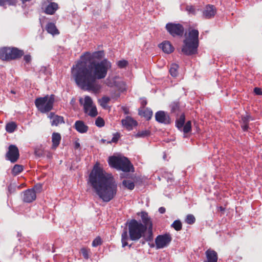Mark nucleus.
Here are the masks:
<instances>
[{"label":"nucleus","mask_w":262,"mask_h":262,"mask_svg":"<svg viewBox=\"0 0 262 262\" xmlns=\"http://www.w3.org/2000/svg\"><path fill=\"white\" fill-rule=\"evenodd\" d=\"M122 185L128 190H132L135 188V184L133 182L128 180H124L122 181Z\"/></svg>","instance_id":"c756f323"},{"label":"nucleus","mask_w":262,"mask_h":262,"mask_svg":"<svg viewBox=\"0 0 262 262\" xmlns=\"http://www.w3.org/2000/svg\"><path fill=\"white\" fill-rule=\"evenodd\" d=\"M42 185L41 184L38 183V184H36V185H35L33 188H32V189H34V190L35 191V192L36 193V192H41L42 190Z\"/></svg>","instance_id":"a18cd8bd"},{"label":"nucleus","mask_w":262,"mask_h":262,"mask_svg":"<svg viewBox=\"0 0 262 262\" xmlns=\"http://www.w3.org/2000/svg\"><path fill=\"white\" fill-rule=\"evenodd\" d=\"M199 9H196L195 7L192 5H187L186 7V11L188 12L189 14L195 15L196 12L199 11Z\"/></svg>","instance_id":"473e14b6"},{"label":"nucleus","mask_w":262,"mask_h":262,"mask_svg":"<svg viewBox=\"0 0 262 262\" xmlns=\"http://www.w3.org/2000/svg\"><path fill=\"white\" fill-rule=\"evenodd\" d=\"M216 13V9L212 5H207L202 10V16L204 19H211Z\"/></svg>","instance_id":"9b49d317"},{"label":"nucleus","mask_w":262,"mask_h":262,"mask_svg":"<svg viewBox=\"0 0 262 262\" xmlns=\"http://www.w3.org/2000/svg\"><path fill=\"white\" fill-rule=\"evenodd\" d=\"M128 230V235L127 230H125L121 234V242L122 247L128 245L127 241L129 238L133 241H137L144 236L146 230L145 226L141 222L135 219H132L127 223Z\"/></svg>","instance_id":"7ed1b4c3"},{"label":"nucleus","mask_w":262,"mask_h":262,"mask_svg":"<svg viewBox=\"0 0 262 262\" xmlns=\"http://www.w3.org/2000/svg\"><path fill=\"white\" fill-rule=\"evenodd\" d=\"M48 117L51 120V124L52 126H57L60 124L64 123L63 117L55 115L54 113L51 112L48 115Z\"/></svg>","instance_id":"2eb2a0df"},{"label":"nucleus","mask_w":262,"mask_h":262,"mask_svg":"<svg viewBox=\"0 0 262 262\" xmlns=\"http://www.w3.org/2000/svg\"><path fill=\"white\" fill-rule=\"evenodd\" d=\"M105 122L103 118L100 117H98L95 121V125L99 127H102L104 126Z\"/></svg>","instance_id":"ea45409f"},{"label":"nucleus","mask_w":262,"mask_h":262,"mask_svg":"<svg viewBox=\"0 0 262 262\" xmlns=\"http://www.w3.org/2000/svg\"><path fill=\"white\" fill-rule=\"evenodd\" d=\"M36 198L34 189H28L23 192V201L26 203H31Z\"/></svg>","instance_id":"ddd939ff"},{"label":"nucleus","mask_w":262,"mask_h":262,"mask_svg":"<svg viewBox=\"0 0 262 262\" xmlns=\"http://www.w3.org/2000/svg\"><path fill=\"white\" fill-rule=\"evenodd\" d=\"M17 127V125L14 122H11L6 125V130L8 133H12L14 132Z\"/></svg>","instance_id":"7c9ffc66"},{"label":"nucleus","mask_w":262,"mask_h":262,"mask_svg":"<svg viewBox=\"0 0 262 262\" xmlns=\"http://www.w3.org/2000/svg\"><path fill=\"white\" fill-rule=\"evenodd\" d=\"M241 121L242 123L241 124V127L243 129V131H247L249 128V121L248 120V119L246 115L242 116Z\"/></svg>","instance_id":"bb28decb"},{"label":"nucleus","mask_w":262,"mask_h":262,"mask_svg":"<svg viewBox=\"0 0 262 262\" xmlns=\"http://www.w3.org/2000/svg\"><path fill=\"white\" fill-rule=\"evenodd\" d=\"M150 132L148 130H144L142 131H139L137 134L135 135L136 138H144L149 136Z\"/></svg>","instance_id":"c9c22d12"},{"label":"nucleus","mask_w":262,"mask_h":262,"mask_svg":"<svg viewBox=\"0 0 262 262\" xmlns=\"http://www.w3.org/2000/svg\"><path fill=\"white\" fill-rule=\"evenodd\" d=\"M185 121V116L184 114H182L180 117L176 121V126L179 129H181L184 126Z\"/></svg>","instance_id":"a878e982"},{"label":"nucleus","mask_w":262,"mask_h":262,"mask_svg":"<svg viewBox=\"0 0 262 262\" xmlns=\"http://www.w3.org/2000/svg\"><path fill=\"white\" fill-rule=\"evenodd\" d=\"M128 64V61L126 60H119L117 62V66L119 68H125Z\"/></svg>","instance_id":"c03bdc74"},{"label":"nucleus","mask_w":262,"mask_h":262,"mask_svg":"<svg viewBox=\"0 0 262 262\" xmlns=\"http://www.w3.org/2000/svg\"><path fill=\"white\" fill-rule=\"evenodd\" d=\"M159 47L162 50V51L167 54H170L174 51V47L171 44L170 41L165 40L159 44Z\"/></svg>","instance_id":"6ab92c4d"},{"label":"nucleus","mask_w":262,"mask_h":262,"mask_svg":"<svg viewBox=\"0 0 262 262\" xmlns=\"http://www.w3.org/2000/svg\"><path fill=\"white\" fill-rule=\"evenodd\" d=\"M159 211L160 213H162V214H163L166 211V209L164 207H161L159 208Z\"/></svg>","instance_id":"864d4df0"},{"label":"nucleus","mask_w":262,"mask_h":262,"mask_svg":"<svg viewBox=\"0 0 262 262\" xmlns=\"http://www.w3.org/2000/svg\"><path fill=\"white\" fill-rule=\"evenodd\" d=\"M23 4H25L27 2H30L31 0H20Z\"/></svg>","instance_id":"13d9d810"},{"label":"nucleus","mask_w":262,"mask_h":262,"mask_svg":"<svg viewBox=\"0 0 262 262\" xmlns=\"http://www.w3.org/2000/svg\"><path fill=\"white\" fill-rule=\"evenodd\" d=\"M172 240L169 234L159 235L155 238V244L157 249L163 248L167 246Z\"/></svg>","instance_id":"1a4fd4ad"},{"label":"nucleus","mask_w":262,"mask_h":262,"mask_svg":"<svg viewBox=\"0 0 262 262\" xmlns=\"http://www.w3.org/2000/svg\"><path fill=\"white\" fill-rule=\"evenodd\" d=\"M24 59L26 63H29L31 61V57L30 55H26L24 57Z\"/></svg>","instance_id":"8fccbe9b"},{"label":"nucleus","mask_w":262,"mask_h":262,"mask_svg":"<svg viewBox=\"0 0 262 262\" xmlns=\"http://www.w3.org/2000/svg\"><path fill=\"white\" fill-rule=\"evenodd\" d=\"M171 226L175 230L179 231L182 228V224L181 222L179 220H175L171 224Z\"/></svg>","instance_id":"f704fd0d"},{"label":"nucleus","mask_w":262,"mask_h":262,"mask_svg":"<svg viewBox=\"0 0 262 262\" xmlns=\"http://www.w3.org/2000/svg\"><path fill=\"white\" fill-rule=\"evenodd\" d=\"M120 138V133L117 132L113 134V137L111 141H108L107 143H117Z\"/></svg>","instance_id":"79ce46f5"},{"label":"nucleus","mask_w":262,"mask_h":262,"mask_svg":"<svg viewBox=\"0 0 262 262\" xmlns=\"http://www.w3.org/2000/svg\"><path fill=\"white\" fill-rule=\"evenodd\" d=\"M24 54L23 50L16 48H9V60L20 58Z\"/></svg>","instance_id":"f3484780"},{"label":"nucleus","mask_w":262,"mask_h":262,"mask_svg":"<svg viewBox=\"0 0 262 262\" xmlns=\"http://www.w3.org/2000/svg\"><path fill=\"white\" fill-rule=\"evenodd\" d=\"M58 8L59 6L57 3L55 2H50L46 7L44 12L48 15H53Z\"/></svg>","instance_id":"aec40b11"},{"label":"nucleus","mask_w":262,"mask_h":262,"mask_svg":"<svg viewBox=\"0 0 262 262\" xmlns=\"http://www.w3.org/2000/svg\"><path fill=\"white\" fill-rule=\"evenodd\" d=\"M179 67L178 64L176 63H172L171 64L169 69V73L172 77H176L177 76L178 74Z\"/></svg>","instance_id":"cd10ccee"},{"label":"nucleus","mask_w":262,"mask_h":262,"mask_svg":"<svg viewBox=\"0 0 262 262\" xmlns=\"http://www.w3.org/2000/svg\"><path fill=\"white\" fill-rule=\"evenodd\" d=\"M81 252L85 259H88L89 258V251L86 249L82 248Z\"/></svg>","instance_id":"49530a36"},{"label":"nucleus","mask_w":262,"mask_h":262,"mask_svg":"<svg viewBox=\"0 0 262 262\" xmlns=\"http://www.w3.org/2000/svg\"><path fill=\"white\" fill-rule=\"evenodd\" d=\"M208 262H217V254L213 250L208 249L205 252Z\"/></svg>","instance_id":"412c9836"},{"label":"nucleus","mask_w":262,"mask_h":262,"mask_svg":"<svg viewBox=\"0 0 262 262\" xmlns=\"http://www.w3.org/2000/svg\"><path fill=\"white\" fill-rule=\"evenodd\" d=\"M191 130V122L188 121L186 124L183 126V132L185 134L188 133Z\"/></svg>","instance_id":"4c0bfd02"},{"label":"nucleus","mask_w":262,"mask_h":262,"mask_svg":"<svg viewBox=\"0 0 262 262\" xmlns=\"http://www.w3.org/2000/svg\"><path fill=\"white\" fill-rule=\"evenodd\" d=\"M137 214H140L142 225H144L146 227V230L148 228H152V223L151 219L148 215V213L145 211H141L140 213H138Z\"/></svg>","instance_id":"4468645a"},{"label":"nucleus","mask_w":262,"mask_h":262,"mask_svg":"<svg viewBox=\"0 0 262 262\" xmlns=\"http://www.w3.org/2000/svg\"><path fill=\"white\" fill-rule=\"evenodd\" d=\"M80 147V143L78 142V139L74 143V148L75 149H78Z\"/></svg>","instance_id":"603ef678"},{"label":"nucleus","mask_w":262,"mask_h":262,"mask_svg":"<svg viewBox=\"0 0 262 262\" xmlns=\"http://www.w3.org/2000/svg\"><path fill=\"white\" fill-rule=\"evenodd\" d=\"M254 92L257 95L262 96V89L260 88L256 87L254 89Z\"/></svg>","instance_id":"09e8293b"},{"label":"nucleus","mask_w":262,"mask_h":262,"mask_svg":"<svg viewBox=\"0 0 262 262\" xmlns=\"http://www.w3.org/2000/svg\"><path fill=\"white\" fill-rule=\"evenodd\" d=\"M147 230L148 231V235L145 239L147 242H150L153 239L152 228H148Z\"/></svg>","instance_id":"a19ab883"},{"label":"nucleus","mask_w":262,"mask_h":262,"mask_svg":"<svg viewBox=\"0 0 262 262\" xmlns=\"http://www.w3.org/2000/svg\"><path fill=\"white\" fill-rule=\"evenodd\" d=\"M108 162L111 167L124 172H129L132 168H134L133 165L126 157L111 156L109 157Z\"/></svg>","instance_id":"39448f33"},{"label":"nucleus","mask_w":262,"mask_h":262,"mask_svg":"<svg viewBox=\"0 0 262 262\" xmlns=\"http://www.w3.org/2000/svg\"><path fill=\"white\" fill-rule=\"evenodd\" d=\"M138 113L140 116L144 117L147 120H150L153 114L152 111L149 108H146L143 110L139 109Z\"/></svg>","instance_id":"5701e85b"},{"label":"nucleus","mask_w":262,"mask_h":262,"mask_svg":"<svg viewBox=\"0 0 262 262\" xmlns=\"http://www.w3.org/2000/svg\"><path fill=\"white\" fill-rule=\"evenodd\" d=\"M122 110L123 111L125 114H129V109L126 107H122Z\"/></svg>","instance_id":"5fc2aeb1"},{"label":"nucleus","mask_w":262,"mask_h":262,"mask_svg":"<svg viewBox=\"0 0 262 262\" xmlns=\"http://www.w3.org/2000/svg\"><path fill=\"white\" fill-rule=\"evenodd\" d=\"M11 93H13V94H14V93H15V92H14V91H11Z\"/></svg>","instance_id":"e2e57ef3"},{"label":"nucleus","mask_w":262,"mask_h":262,"mask_svg":"<svg viewBox=\"0 0 262 262\" xmlns=\"http://www.w3.org/2000/svg\"><path fill=\"white\" fill-rule=\"evenodd\" d=\"M102 141H103V142H105V140H104V139H102Z\"/></svg>","instance_id":"0e129e2a"},{"label":"nucleus","mask_w":262,"mask_h":262,"mask_svg":"<svg viewBox=\"0 0 262 262\" xmlns=\"http://www.w3.org/2000/svg\"><path fill=\"white\" fill-rule=\"evenodd\" d=\"M8 190L9 194L13 193L15 191V187L12 184H10L8 187Z\"/></svg>","instance_id":"de8ad7c7"},{"label":"nucleus","mask_w":262,"mask_h":262,"mask_svg":"<svg viewBox=\"0 0 262 262\" xmlns=\"http://www.w3.org/2000/svg\"><path fill=\"white\" fill-rule=\"evenodd\" d=\"M55 101V96L47 95L43 97L37 98L35 100V104L38 111L42 113L49 112L53 109Z\"/></svg>","instance_id":"423d86ee"},{"label":"nucleus","mask_w":262,"mask_h":262,"mask_svg":"<svg viewBox=\"0 0 262 262\" xmlns=\"http://www.w3.org/2000/svg\"><path fill=\"white\" fill-rule=\"evenodd\" d=\"M5 157L6 160L10 161L11 163L16 162L19 157V150L17 147L15 145H10Z\"/></svg>","instance_id":"9d476101"},{"label":"nucleus","mask_w":262,"mask_h":262,"mask_svg":"<svg viewBox=\"0 0 262 262\" xmlns=\"http://www.w3.org/2000/svg\"><path fill=\"white\" fill-rule=\"evenodd\" d=\"M110 98L107 96H103L102 98L99 100V102L100 105L103 107L105 108L107 106V103L110 102Z\"/></svg>","instance_id":"e433bc0d"},{"label":"nucleus","mask_w":262,"mask_h":262,"mask_svg":"<svg viewBox=\"0 0 262 262\" xmlns=\"http://www.w3.org/2000/svg\"><path fill=\"white\" fill-rule=\"evenodd\" d=\"M61 139V135L58 133H53L52 135V149H56L60 144Z\"/></svg>","instance_id":"4be33fe9"},{"label":"nucleus","mask_w":262,"mask_h":262,"mask_svg":"<svg viewBox=\"0 0 262 262\" xmlns=\"http://www.w3.org/2000/svg\"><path fill=\"white\" fill-rule=\"evenodd\" d=\"M48 2L50 3L52 2L53 0H47Z\"/></svg>","instance_id":"bf43d9fd"},{"label":"nucleus","mask_w":262,"mask_h":262,"mask_svg":"<svg viewBox=\"0 0 262 262\" xmlns=\"http://www.w3.org/2000/svg\"><path fill=\"white\" fill-rule=\"evenodd\" d=\"M199 31L196 29L189 31L188 36L183 41L182 52L186 55H192L197 53L199 47Z\"/></svg>","instance_id":"20e7f679"},{"label":"nucleus","mask_w":262,"mask_h":262,"mask_svg":"<svg viewBox=\"0 0 262 262\" xmlns=\"http://www.w3.org/2000/svg\"><path fill=\"white\" fill-rule=\"evenodd\" d=\"M102 244V240L100 237L98 236L95 238L92 242V246L96 247Z\"/></svg>","instance_id":"37998d69"},{"label":"nucleus","mask_w":262,"mask_h":262,"mask_svg":"<svg viewBox=\"0 0 262 262\" xmlns=\"http://www.w3.org/2000/svg\"><path fill=\"white\" fill-rule=\"evenodd\" d=\"M17 0H0V6L6 8V5L16 6Z\"/></svg>","instance_id":"c85d7f7f"},{"label":"nucleus","mask_w":262,"mask_h":262,"mask_svg":"<svg viewBox=\"0 0 262 262\" xmlns=\"http://www.w3.org/2000/svg\"><path fill=\"white\" fill-rule=\"evenodd\" d=\"M122 125L127 130H131L134 126L138 125L137 122L130 116H127L124 119L121 120Z\"/></svg>","instance_id":"dca6fc26"},{"label":"nucleus","mask_w":262,"mask_h":262,"mask_svg":"<svg viewBox=\"0 0 262 262\" xmlns=\"http://www.w3.org/2000/svg\"><path fill=\"white\" fill-rule=\"evenodd\" d=\"M35 154L36 156L38 157H40L42 156V151L40 150H35Z\"/></svg>","instance_id":"3c124183"},{"label":"nucleus","mask_w":262,"mask_h":262,"mask_svg":"<svg viewBox=\"0 0 262 262\" xmlns=\"http://www.w3.org/2000/svg\"><path fill=\"white\" fill-rule=\"evenodd\" d=\"M150 247H154L155 246L154 244H151L150 246Z\"/></svg>","instance_id":"052dcab7"},{"label":"nucleus","mask_w":262,"mask_h":262,"mask_svg":"<svg viewBox=\"0 0 262 262\" xmlns=\"http://www.w3.org/2000/svg\"><path fill=\"white\" fill-rule=\"evenodd\" d=\"M185 221L187 224L192 225L195 223V218L193 215L189 214L186 216Z\"/></svg>","instance_id":"58836bf2"},{"label":"nucleus","mask_w":262,"mask_h":262,"mask_svg":"<svg viewBox=\"0 0 262 262\" xmlns=\"http://www.w3.org/2000/svg\"><path fill=\"white\" fill-rule=\"evenodd\" d=\"M223 209H224L223 208V207H221V210H223Z\"/></svg>","instance_id":"680f3d73"},{"label":"nucleus","mask_w":262,"mask_h":262,"mask_svg":"<svg viewBox=\"0 0 262 262\" xmlns=\"http://www.w3.org/2000/svg\"><path fill=\"white\" fill-rule=\"evenodd\" d=\"M155 119L158 122L164 124H169L171 122L169 115L163 111H159L156 113Z\"/></svg>","instance_id":"f8f14e48"},{"label":"nucleus","mask_w":262,"mask_h":262,"mask_svg":"<svg viewBox=\"0 0 262 262\" xmlns=\"http://www.w3.org/2000/svg\"><path fill=\"white\" fill-rule=\"evenodd\" d=\"M79 103L80 104H83L84 113L88 114L92 117H95L98 115L97 108L93 105V100L89 96H85L84 103L82 98H80Z\"/></svg>","instance_id":"0eeeda50"},{"label":"nucleus","mask_w":262,"mask_h":262,"mask_svg":"<svg viewBox=\"0 0 262 262\" xmlns=\"http://www.w3.org/2000/svg\"><path fill=\"white\" fill-rule=\"evenodd\" d=\"M0 59L3 60H9V48L4 47L0 49Z\"/></svg>","instance_id":"393cba45"},{"label":"nucleus","mask_w":262,"mask_h":262,"mask_svg":"<svg viewBox=\"0 0 262 262\" xmlns=\"http://www.w3.org/2000/svg\"><path fill=\"white\" fill-rule=\"evenodd\" d=\"M74 127L78 132L81 134L86 133L89 129L88 126L81 120L76 121L74 124Z\"/></svg>","instance_id":"a211bd4d"},{"label":"nucleus","mask_w":262,"mask_h":262,"mask_svg":"<svg viewBox=\"0 0 262 262\" xmlns=\"http://www.w3.org/2000/svg\"><path fill=\"white\" fill-rule=\"evenodd\" d=\"M88 184L104 202H110L117 194V184L112 174L106 173L98 163L94 165L91 171Z\"/></svg>","instance_id":"f03ea898"},{"label":"nucleus","mask_w":262,"mask_h":262,"mask_svg":"<svg viewBox=\"0 0 262 262\" xmlns=\"http://www.w3.org/2000/svg\"><path fill=\"white\" fill-rule=\"evenodd\" d=\"M165 28L167 32L173 37L182 36L184 32V28L180 24L168 23L166 25Z\"/></svg>","instance_id":"6e6552de"},{"label":"nucleus","mask_w":262,"mask_h":262,"mask_svg":"<svg viewBox=\"0 0 262 262\" xmlns=\"http://www.w3.org/2000/svg\"><path fill=\"white\" fill-rule=\"evenodd\" d=\"M104 56L103 51L92 53L86 52L81 56V61L73 67L72 74L77 85L81 90L98 93L101 85L97 80L106 77L112 68L111 62Z\"/></svg>","instance_id":"f257e3e1"},{"label":"nucleus","mask_w":262,"mask_h":262,"mask_svg":"<svg viewBox=\"0 0 262 262\" xmlns=\"http://www.w3.org/2000/svg\"><path fill=\"white\" fill-rule=\"evenodd\" d=\"M23 169L24 166L23 165L16 164L12 169V173L14 176L18 175L23 171Z\"/></svg>","instance_id":"2f4dec72"},{"label":"nucleus","mask_w":262,"mask_h":262,"mask_svg":"<svg viewBox=\"0 0 262 262\" xmlns=\"http://www.w3.org/2000/svg\"><path fill=\"white\" fill-rule=\"evenodd\" d=\"M246 115L247 117L248 118V120L249 121V122H250V121H253V120H254V118H253V117H252L250 115H249V114L247 113V114H246Z\"/></svg>","instance_id":"6e6d98bb"},{"label":"nucleus","mask_w":262,"mask_h":262,"mask_svg":"<svg viewBox=\"0 0 262 262\" xmlns=\"http://www.w3.org/2000/svg\"><path fill=\"white\" fill-rule=\"evenodd\" d=\"M147 102L146 100H144L142 101L141 102V104L143 108L145 107V106L147 104Z\"/></svg>","instance_id":"4d7b16f0"},{"label":"nucleus","mask_w":262,"mask_h":262,"mask_svg":"<svg viewBox=\"0 0 262 262\" xmlns=\"http://www.w3.org/2000/svg\"><path fill=\"white\" fill-rule=\"evenodd\" d=\"M169 107L171 113H176L179 111L180 105L178 102H173L170 104Z\"/></svg>","instance_id":"72a5a7b5"},{"label":"nucleus","mask_w":262,"mask_h":262,"mask_svg":"<svg viewBox=\"0 0 262 262\" xmlns=\"http://www.w3.org/2000/svg\"><path fill=\"white\" fill-rule=\"evenodd\" d=\"M46 29L48 33L52 34H58L59 33L58 29L54 23H49L46 26Z\"/></svg>","instance_id":"b1692460"}]
</instances>
